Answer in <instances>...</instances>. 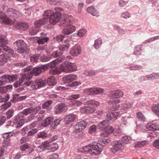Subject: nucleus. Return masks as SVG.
Wrapping results in <instances>:
<instances>
[{"instance_id": "obj_14", "label": "nucleus", "mask_w": 159, "mask_h": 159, "mask_svg": "<svg viewBox=\"0 0 159 159\" xmlns=\"http://www.w3.org/2000/svg\"><path fill=\"white\" fill-rule=\"evenodd\" d=\"M120 111L119 112L115 111L109 112L107 115V118L109 120L116 119L118 117L120 116L122 114L125 113V112L122 111V109H120Z\"/></svg>"}, {"instance_id": "obj_2", "label": "nucleus", "mask_w": 159, "mask_h": 159, "mask_svg": "<svg viewBox=\"0 0 159 159\" xmlns=\"http://www.w3.org/2000/svg\"><path fill=\"white\" fill-rule=\"evenodd\" d=\"M124 93L122 91L116 90L111 91L108 94V96L111 99L108 102L109 104L113 105L120 102V98L122 97Z\"/></svg>"}, {"instance_id": "obj_31", "label": "nucleus", "mask_w": 159, "mask_h": 159, "mask_svg": "<svg viewBox=\"0 0 159 159\" xmlns=\"http://www.w3.org/2000/svg\"><path fill=\"white\" fill-rule=\"evenodd\" d=\"M7 75H4L2 76L0 80V86L5 84L9 82Z\"/></svg>"}, {"instance_id": "obj_33", "label": "nucleus", "mask_w": 159, "mask_h": 159, "mask_svg": "<svg viewBox=\"0 0 159 159\" xmlns=\"http://www.w3.org/2000/svg\"><path fill=\"white\" fill-rule=\"evenodd\" d=\"M102 44V39L98 38L95 40L93 45L94 48L96 49L99 48Z\"/></svg>"}, {"instance_id": "obj_46", "label": "nucleus", "mask_w": 159, "mask_h": 159, "mask_svg": "<svg viewBox=\"0 0 159 159\" xmlns=\"http://www.w3.org/2000/svg\"><path fill=\"white\" fill-rule=\"evenodd\" d=\"M96 72L90 70H86L84 73V74L88 76H90L95 75Z\"/></svg>"}, {"instance_id": "obj_37", "label": "nucleus", "mask_w": 159, "mask_h": 159, "mask_svg": "<svg viewBox=\"0 0 159 159\" xmlns=\"http://www.w3.org/2000/svg\"><path fill=\"white\" fill-rule=\"evenodd\" d=\"M85 104L90 105L93 107L98 106L99 105V103L97 101L91 100L88 101Z\"/></svg>"}, {"instance_id": "obj_48", "label": "nucleus", "mask_w": 159, "mask_h": 159, "mask_svg": "<svg viewBox=\"0 0 159 159\" xmlns=\"http://www.w3.org/2000/svg\"><path fill=\"white\" fill-rule=\"evenodd\" d=\"M70 45L67 44V45H62L59 46V48L60 51L64 52L66 51L68 48L70 47Z\"/></svg>"}, {"instance_id": "obj_13", "label": "nucleus", "mask_w": 159, "mask_h": 159, "mask_svg": "<svg viewBox=\"0 0 159 159\" xmlns=\"http://www.w3.org/2000/svg\"><path fill=\"white\" fill-rule=\"evenodd\" d=\"M112 147L111 148V151L114 153L117 151L123 149L124 146L119 141H116L112 143Z\"/></svg>"}, {"instance_id": "obj_25", "label": "nucleus", "mask_w": 159, "mask_h": 159, "mask_svg": "<svg viewBox=\"0 0 159 159\" xmlns=\"http://www.w3.org/2000/svg\"><path fill=\"white\" fill-rule=\"evenodd\" d=\"M48 21V18H44L41 19L36 20L34 22V25L35 27L38 28L40 27L41 25H43Z\"/></svg>"}, {"instance_id": "obj_20", "label": "nucleus", "mask_w": 159, "mask_h": 159, "mask_svg": "<svg viewBox=\"0 0 159 159\" xmlns=\"http://www.w3.org/2000/svg\"><path fill=\"white\" fill-rule=\"evenodd\" d=\"M44 148L48 150H50L52 151H54L58 149L59 147L58 145L56 143H46L44 145Z\"/></svg>"}, {"instance_id": "obj_59", "label": "nucleus", "mask_w": 159, "mask_h": 159, "mask_svg": "<svg viewBox=\"0 0 159 159\" xmlns=\"http://www.w3.org/2000/svg\"><path fill=\"white\" fill-rule=\"evenodd\" d=\"M52 101L51 100H48L44 102L42 105V107L43 109H46L52 103Z\"/></svg>"}, {"instance_id": "obj_45", "label": "nucleus", "mask_w": 159, "mask_h": 159, "mask_svg": "<svg viewBox=\"0 0 159 159\" xmlns=\"http://www.w3.org/2000/svg\"><path fill=\"white\" fill-rule=\"evenodd\" d=\"M39 54H34L30 57V61L33 62L37 63L38 59V57L39 56Z\"/></svg>"}, {"instance_id": "obj_17", "label": "nucleus", "mask_w": 159, "mask_h": 159, "mask_svg": "<svg viewBox=\"0 0 159 159\" xmlns=\"http://www.w3.org/2000/svg\"><path fill=\"white\" fill-rule=\"evenodd\" d=\"M55 112L58 113L62 111H66L68 109V106L65 104L61 103L57 104L54 107Z\"/></svg>"}, {"instance_id": "obj_42", "label": "nucleus", "mask_w": 159, "mask_h": 159, "mask_svg": "<svg viewBox=\"0 0 159 159\" xmlns=\"http://www.w3.org/2000/svg\"><path fill=\"white\" fill-rule=\"evenodd\" d=\"M76 125L79 126L80 128H81L83 130L86 127L87 124L84 121H81L78 123Z\"/></svg>"}, {"instance_id": "obj_60", "label": "nucleus", "mask_w": 159, "mask_h": 159, "mask_svg": "<svg viewBox=\"0 0 159 159\" xmlns=\"http://www.w3.org/2000/svg\"><path fill=\"white\" fill-rule=\"evenodd\" d=\"M130 14L127 11L124 12L122 13L121 15V17L127 19L130 17Z\"/></svg>"}, {"instance_id": "obj_61", "label": "nucleus", "mask_w": 159, "mask_h": 159, "mask_svg": "<svg viewBox=\"0 0 159 159\" xmlns=\"http://www.w3.org/2000/svg\"><path fill=\"white\" fill-rule=\"evenodd\" d=\"M113 133L114 135L117 136L121 135L122 133V131L120 129H118L116 131L113 130Z\"/></svg>"}, {"instance_id": "obj_7", "label": "nucleus", "mask_w": 159, "mask_h": 159, "mask_svg": "<svg viewBox=\"0 0 159 159\" xmlns=\"http://www.w3.org/2000/svg\"><path fill=\"white\" fill-rule=\"evenodd\" d=\"M24 116L20 112L14 117L13 126L16 128L21 127L25 122Z\"/></svg>"}, {"instance_id": "obj_52", "label": "nucleus", "mask_w": 159, "mask_h": 159, "mask_svg": "<svg viewBox=\"0 0 159 159\" xmlns=\"http://www.w3.org/2000/svg\"><path fill=\"white\" fill-rule=\"evenodd\" d=\"M14 111L12 109H10L6 112V116L7 119H10L13 116Z\"/></svg>"}, {"instance_id": "obj_54", "label": "nucleus", "mask_w": 159, "mask_h": 159, "mask_svg": "<svg viewBox=\"0 0 159 159\" xmlns=\"http://www.w3.org/2000/svg\"><path fill=\"white\" fill-rule=\"evenodd\" d=\"M32 108H28L27 109H25L23 110L20 112L21 114H23V115H27L31 113Z\"/></svg>"}, {"instance_id": "obj_6", "label": "nucleus", "mask_w": 159, "mask_h": 159, "mask_svg": "<svg viewBox=\"0 0 159 159\" xmlns=\"http://www.w3.org/2000/svg\"><path fill=\"white\" fill-rule=\"evenodd\" d=\"M32 67V66H30L22 70V71L23 73H25L27 72L29 74H30L31 76V78L32 77V75H33L35 76H37L43 71H44V69L42 67H35L33 69V70L30 72L29 71L30 70Z\"/></svg>"}, {"instance_id": "obj_26", "label": "nucleus", "mask_w": 159, "mask_h": 159, "mask_svg": "<svg viewBox=\"0 0 159 159\" xmlns=\"http://www.w3.org/2000/svg\"><path fill=\"white\" fill-rule=\"evenodd\" d=\"M132 102L130 101H126L125 104H122V111L126 113V110L129 108H130L132 107Z\"/></svg>"}, {"instance_id": "obj_21", "label": "nucleus", "mask_w": 159, "mask_h": 159, "mask_svg": "<svg viewBox=\"0 0 159 159\" xmlns=\"http://www.w3.org/2000/svg\"><path fill=\"white\" fill-rule=\"evenodd\" d=\"M77 75L75 74H70L66 75L62 78V80L65 83H70L75 80Z\"/></svg>"}, {"instance_id": "obj_1", "label": "nucleus", "mask_w": 159, "mask_h": 159, "mask_svg": "<svg viewBox=\"0 0 159 159\" xmlns=\"http://www.w3.org/2000/svg\"><path fill=\"white\" fill-rule=\"evenodd\" d=\"M110 141V138L105 137L102 139H100L98 143H93L83 147V152L86 154L89 153L92 156L97 155L102 151L103 146L106 145Z\"/></svg>"}, {"instance_id": "obj_35", "label": "nucleus", "mask_w": 159, "mask_h": 159, "mask_svg": "<svg viewBox=\"0 0 159 159\" xmlns=\"http://www.w3.org/2000/svg\"><path fill=\"white\" fill-rule=\"evenodd\" d=\"M152 112L157 115H159V103L153 105L152 107Z\"/></svg>"}, {"instance_id": "obj_15", "label": "nucleus", "mask_w": 159, "mask_h": 159, "mask_svg": "<svg viewBox=\"0 0 159 159\" xmlns=\"http://www.w3.org/2000/svg\"><path fill=\"white\" fill-rule=\"evenodd\" d=\"M0 22L7 25L13 24V22L7 16L6 14L1 11H0Z\"/></svg>"}, {"instance_id": "obj_24", "label": "nucleus", "mask_w": 159, "mask_h": 159, "mask_svg": "<svg viewBox=\"0 0 159 159\" xmlns=\"http://www.w3.org/2000/svg\"><path fill=\"white\" fill-rule=\"evenodd\" d=\"M87 11L88 13L92 15L98 17L99 16V12L93 7L90 6L87 9Z\"/></svg>"}, {"instance_id": "obj_5", "label": "nucleus", "mask_w": 159, "mask_h": 159, "mask_svg": "<svg viewBox=\"0 0 159 159\" xmlns=\"http://www.w3.org/2000/svg\"><path fill=\"white\" fill-rule=\"evenodd\" d=\"M31 79V75L29 74L27 72L23 73V72L20 75V77L18 81L15 82L13 84V85L15 88H17L20 86L23 82H26Z\"/></svg>"}, {"instance_id": "obj_12", "label": "nucleus", "mask_w": 159, "mask_h": 159, "mask_svg": "<svg viewBox=\"0 0 159 159\" xmlns=\"http://www.w3.org/2000/svg\"><path fill=\"white\" fill-rule=\"evenodd\" d=\"M84 91L86 92L88 94H99L102 93L104 92V89L102 88H90L88 89H85Z\"/></svg>"}, {"instance_id": "obj_58", "label": "nucleus", "mask_w": 159, "mask_h": 159, "mask_svg": "<svg viewBox=\"0 0 159 159\" xmlns=\"http://www.w3.org/2000/svg\"><path fill=\"white\" fill-rule=\"evenodd\" d=\"M48 136V134L44 132H39L37 134V137L39 138H44L47 137Z\"/></svg>"}, {"instance_id": "obj_29", "label": "nucleus", "mask_w": 159, "mask_h": 159, "mask_svg": "<svg viewBox=\"0 0 159 159\" xmlns=\"http://www.w3.org/2000/svg\"><path fill=\"white\" fill-rule=\"evenodd\" d=\"M35 82L38 88L43 86L46 83V80L44 78L40 79L37 80L35 81Z\"/></svg>"}, {"instance_id": "obj_16", "label": "nucleus", "mask_w": 159, "mask_h": 159, "mask_svg": "<svg viewBox=\"0 0 159 159\" xmlns=\"http://www.w3.org/2000/svg\"><path fill=\"white\" fill-rule=\"evenodd\" d=\"M81 52V47L79 45L76 44L71 48L70 54L72 56L76 57Z\"/></svg>"}, {"instance_id": "obj_27", "label": "nucleus", "mask_w": 159, "mask_h": 159, "mask_svg": "<svg viewBox=\"0 0 159 159\" xmlns=\"http://www.w3.org/2000/svg\"><path fill=\"white\" fill-rule=\"evenodd\" d=\"M9 58V56L6 53L0 55V66L5 64Z\"/></svg>"}, {"instance_id": "obj_22", "label": "nucleus", "mask_w": 159, "mask_h": 159, "mask_svg": "<svg viewBox=\"0 0 159 159\" xmlns=\"http://www.w3.org/2000/svg\"><path fill=\"white\" fill-rule=\"evenodd\" d=\"M65 58V57L64 56H62L58 59H56L51 61L50 63L48 64V66L50 68L54 67L57 64L63 61Z\"/></svg>"}, {"instance_id": "obj_43", "label": "nucleus", "mask_w": 159, "mask_h": 159, "mask_svg": "<svg viewBox=\"0 0 159 159\" xmlns=\"http://www.w3.org/2000/svg\"><path fill=\"white\" fill-rule=\"evenodd\" d=\"M52 120V118L49 117L46 118L43 123V125L44 126H46L49 125L51 122Z\"/></svg>"}, {"instance_id": "obj_55", "label": "nucleus", "mask_w": 159, "mask_h": 159, "mask_svg": "<svg viewBox=\"0 0 159 159\" xmlns=\"http://www.w3.org/2000/svg\"><path fill=\"white\" fill-rule=\"evenodd\" d=\"M11 106V103L10 102H8L7 103H5L2 105L1 108L2 111H5L9 107Z\"/></svg>"}, {"instance_id": "obj_32", "label": "nucleus", "mask_w": 159, "mask_h": 159, "mask_svg": "<svg viewBox=\"0 0 159 159\" xmlns=\"http://www.w3.org/2000/svg\"><path fill=\"white\" fill-rule=\"evenodd\" d=\"M8 43V41L5 36L0 34V44L1 46L6 45Z\"/></svg>"}, {"instance_id": "obj_53", "label": "nucleus", "mask_w": 159, "mask_h": 159, "mask_svg": "<svg viewBox=\"0 0 159 159\" xmlns=\"http://www.w3.org/2000/svg\"><path fill=\"white\" fill-rule=\"evenodd\" d=\"M63 53L60 52L58 51L53 52L52 54V57L53 58L58 57L62 55Z\"/></svg>"}, {"instance_id": "obj_50", "label": "nucleus", "mask_w": 159, "mask_h": 159, "mask_svg": "<svg viewBox=\"0 0 159 159\" xmlns=\"http://www.w3.org/2000/svg\"><path fill=\"white\" fill-rule=\"evenodd\" d=\"M49 39L47 37H45L40 39L38 40V43L39 44H42L45 42H47Z\"/></svg>"}, {"instance_id": "obj_63", "label": "nucleus", "mask_w": 159, "mask_h": 159, "mask_svg": "<svg viewBox=\"0 0 159 159\" xmlns=\"http://www.w3.org/2000/svg\"><path fill=\"white\" fill-rule=\"evenodd\" d=\"M9 82H10L16 80L17 79V75H7Z\"/></svg>"}, {"instance_id": "obj_57", "label": "nucleus", "mask_w": 159, "mask_h": 159, "mask_svg": "<svg viewBox=\"0 0 159 159\" xmlns=\"http://www.w3.org/2000/svg\"><path fill=\"white\" fill-rule=\"evenodd\" d=\"M9 96L8 94H6L4 97L0 96V102H2L7 101L9 99Z\"/></svg>"}, {"instance_id": "obj_18", "label": "nucleus", "mask_w": 159, "mask_h": 159, "mask_svg": "<svg viewBox=\"0 0 159 159\" xmlns=\"http://www.w3.org/2000/svg\"><path fill=\"white\" fill-rule=\"evenodd\" d=\"M76 116L73 114H69L64 117V121L66 124H68L74 121L75 119Z\"/></svg>"}, {"instance_id": "obj_62", "label": "nucleus", "mask_w": 159, "mask_h": 159, "mask_svg": "<svg viewBox=\"0 0 159 159\" xmlns=\"http://www.w3.org/2000/svg\"><path fill=\"white\" fill-rule=\"evenodd\" d=\"M30 147V144L27 143L20 146V148L22 151H24L26 149L29 148Z\"/></svg>"}, {"instance_id": "obj_47", "label": "nucleus", "mask_w": 159, "mask_h": 159, "mask_svg": "<svg viewBox=\"0 0 159 159\" xmlns=\"http://www.w3.org/2000/svg\"><path fill=\"white\" fill-rule=\"evenodd\" d=\"M147 144L146 141H143L141 142H138L135 143V147H143Z\"/></svg>"}, {"instance_id": "obj_28", "label": "nucleus", "mask_w": 159, "mask_h": 159, "mask_svg": "<svg viewBox=\"0 0 159 159\" xmlns=\"http://www.w3.org/2000/svg\"><path fill=\"white\" fill-rule=\"evenodd\" d=\"M29 27L28 24L25 22H20L18 23L16 26V28L18 29L22 30H25Z\"/></svg>"}, {"instance_id": "obj_49", "label": "nucleus", "mask_w": 159, "mask_h": 159, "mask_svg": "<svg viewBox=\"0 0 159 159\" xmlns=\"http://www.w3.org/2000/svg\"><path fill=\"white\" fill-rule=\"evenodd\" d=\"M60 71L57 68L52 69L49 71V73L51 75H58L60 73Z\"/></svg>"}, {"instance_id": "obj_64", "label": "nucleus", "mask_w": 159, "mask_h": 159, "mask_svg": "<svg viewBox=\"0 0 159 159\" xmlns=\"http://www.w3.org/2000/svg\"><path fill=\"white\" fill-rule=\"evenodd\" d=\"M142 68V67L141 66L136 65L129 67V69L131 70H136L141 69Z\"/></svg>"}, {"instance_id": "obj_9", "label": "nucleus", "mask_w": 159, "mask_h": 159, "mask_svg": "<svg viewBox=\"0 0 159 159\" xmlns=\"http://www.w3.org/2000/svg\"><path fill=\"white\" fill-rule=\"evenodd\" d=\"M72 21V17L71 16L66 14H64L60 22V25L64 27H67L71 25L70 23Z\"/></svg>"}, {"instance_id": "obj_40", "label": "nucleus", "mask_w": 159, "mask_h": 159, "mask_svg": "<svg viewBox=\"0 0 159 159\" xmlns=\"http://www.w3.org/2000/svg\"><path fill=\"white\" fill-rule=\"evenodd\" d=\"M137 118L140 121L144 122L146 118L144 115L141 112H139L137 113Z\"/></svg>"}, {"instance_id": "obj_38", "label": "nucleus", "mask_w": 159, "mask_h": 159, "mask_svg": "<svg viewBox=\"0 0 159 159\" xmlns=\"http://www.w3.org/2000/svg\"><path fill=\"white\" fill-rule=\"evenodd\" d=\"M131 140V137L128 136H125L123 137L121 139L122 142L125 144H127L129 143L130 141Z\"/></svg>"}, {"instance_id": "obj_3", "label": "nucleus", "mask_w": 159, "mask_h": 159, "mask_svg": "<svg viewBox=\"0 0 159 159\" xmlns=\"http://www.w3.org/2000/svg\"><path fill=\"white\" fill-rule=\"evenodd\" d=\"M109 122L107 120H103L100 122L98 125V129L104 130L105 134L101 133L100 135L106 136L108 134L112 133L114 130L113 128L110 126Z\"/></svg>"}, {"instance_id": "obj_30", "label": "nucleus", "mask_w": 159, "mask_h": 159, "mask_svg": "<svg viewBox=\"0 0 159 159\" xmlns=\"http://www.w3.org/2000/svg\"><path fill=\"white\" fill-rule=\"evenodd\" d=\"M83 130L82 128H80L76 125L74 126L73 132L75 134L76 137L79 136L80 134L82 131Z\"/></svg>"}, {"instance_id": "obj_44", "label": "nucleus", "mask_w": 159, "mask_h": 159, "mask_svg": "<svg viewBox=\"0 0 159 159\" xmlns=\"http://www.w3.org/2000/svg\"><path fill=\"white\" fill-rule=\"evenodd\" d=\"M62 120V119L61 118H57L55 119L52 122V126L55 129V127L58 125Z\"/></svg>"}, {"instance_id": "obj_19", "label": "nucleus", "mask_w": 159, "mask_h": 159, "mask_svg": "<svg viewBox=\"0 0 159 159\" xmlns=\"http://www.w3.org/2000/svg\"><path fill=\"white\" fill-rule=\"evenodd\" d=\"M6 12L10 16L17 17L21 15V13L16 10H15L12 8L8 9Z\"/></svg>"}, {"instance_id": "obj_4", "label": "nucleus", "mask_w": 159, "mask_h": 159, "mask_svg": "<svg viewBox=\"0 0 159 159\" xmlns=\"http://www.w3.org/2000/svg\"><path fill=\"white\" fill-rule=\"evenodd\" d=\"M60 69L65 73H71L76 71L77 67L75 63L66 61L60 65Z\"/></svg>"}, {"instance_id": "obj_23", "label": "nucleus", "mask_w": 159, "mask_h": 159, "mask_svg": "<svg viewBox=\"0 0 159 159\" xmlns=\"http://www.w3.org/2000/svg\"><path fill=\"white\" fill-rule=\"evenodd\" d=\"M67 28L63 29L62 33L65 34H70L74 32L76 30L75 27L72 25H70Z\"/></svg>"}, {"instance_id": "obj_41", "label": "nucleus", "mask_w": 159, "mask_h": 159, "mask_svg": "<svg viewBox=\"0 0 159 159\" xmlns=\"http://www.w3.org/2000/svg\"><path fill=\"white\" fill-rule=\"evenodd\" d=\"M39 31L38 28L35 27L31 28L29 31V34L31 35H33L36 34Z\"/></svg>"}, {"instance_id": "obj_10", "label": "nucleus", "mask_w": 159, "mask_h": 159, "mask_svg": "<svg viewBox=\"0 0 159 159\" xmlns=\"http://www.w3.org/2000/svg\"><path fill=\"white\" fill-rule=\"evenodd\" d=\"M144 130H159V125L157 122L153 121L148 122L143 127Z\"/></svg>"}, {"instance_id": "obj_8", "label": "nucleus", "mask_w": 159, "mask_h": 159, "mask_svg": "<svg viewBox=\"0 0 159 159\" xmlns=\"http://www.w3.org/2000/svg\"><path fill=\"white\" fill-rule=\"evenodd\" d=\"M61 13L58 11L53 13L51 17L49 18V23L52 25H55L58 23L61 18Z\"/></svg>"}, {"instance_id": "obj_11", "label": "nucleus", "mask_w": 159, "mask_h": 159, "mask_svg": "<svg viewBox=\"0 0 159 159\" xmlns=\"http://www.w3.org/2000/svg\"><path fill=\"white\" fill-rule=\"evenodd\" d=\"M14 44L17 47V52L19 53L24 52L25 51L26 48V44L23 40H17L14 43Z\"/></svg>"}, {"instance_id": "obj_36", "label": "nucleus", "mask_w": 159, "mask_h": 159, "mask_svg": "<svg viewBox=\"0 0 159 159\" xmlns=\"http://www.w3.org/2000/svg\"><path fill=\"white\" fill-rule=\"evenodd\" d=\"M6 45L1 46V47L3 48L4 51L6 52H8V53L9 54V55H8L9 57L13 54V51L12 49H10L8 47L6 46Z\"/></svg>"}, {"instance_id": "obj_56", "label": "nucleus", "mask_w": 159, "mask_h": 159, "mask_svg": "<svg viewBox=\"0 0 159 159\" xmlns=\"http://www.w3.org/2000/svg\"><path fill=\"white\" fill-rule=\"evenodd\" d=\"M80 97V94H75L70 95L68 97V99L70 100H73L79 98Z\"/></svg>"}, {"instance_id": "obj_51", "label": "nucleus", "mask_w": 159, "mask_h": 159, "mask_svg": "<svg viewBox=\"0 0 159 159\" xmlns=\"http://www.w3.org/2000/svg\"><path fill=\"white\" fill-rule=\"evenodd\" d=\"M86 32L85 29H81L79 30L77 34L80 37H82L84 36Z\"/></svg>"}, {"instance_id": "obj_39", "label": "nucleus", "mask_w": 159, "mask_h": 159, "mask_svg": "<svg viewBox=\"0 0 159 159\" xmlns=\"http://www.w3.org/2000/svg\"><path fill=\"white\" fill-rule=\"evenodd\" d=\"M53 11L51 10H47L44 11L43 14L44 18H46L48 19V17H51V16L52 15Z\"/></svg>"}, {"instance_id": "obj_34", "label": "nucleus", "mask_w": 159, "mask_h": 159, "mask_svg": "<svg viewBox=\"0 0 159 159\" xmlns=\"http://www.w3.org/2000/svg\"><path fill=\"white\" fill-rule=\"evenodd\" d=\"M47 83L49 86L54 85L56 84L57 81L55 78L53 77H51L48 78L47 81Z\"/></svg>"}]
</instances>
